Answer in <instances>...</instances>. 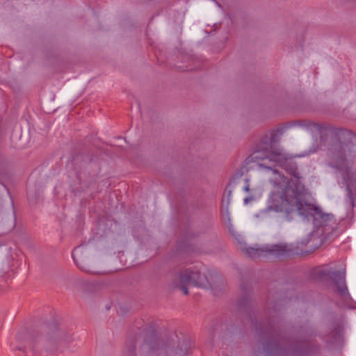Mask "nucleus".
I'll return each mask as SVG.
<instances>
[{
  "instance_id": "nucleus-1",
  "label": "nucleus",
  "mask_w": 356,
  "mask_h": 356,
  "mask_svg": "<svg viewBox=\"0 0 356 356\" xmlns=\"http://www.w3.org/2000/svg\"><path fill=\"white\" fill-rule=\"evenodd\" d=\"M265 163L259 164L260 170L266 168L274 182L273 188L267 200L266 209L261 212L265 214L271 211L280 213L286 221L300 217L303 220H312L315 230L311 234V238L319 240L320 245L329 239V234L334 230V218L330 213H324L314 202H309L303 192L299 179L296 174L289 181L287 177L271 165Z\"/></svg>"
},
{
  "instance_id": "nucleus-2",
  "label": "nucleus",
  "mask_w": 356,
  "mask_h": 356,
  "mask_svg": "<svg viewBox=\"0 0 356 356\" xmlns=\"http://www.w3.org/2000/svg\"><path fill=\"white\" fill-rule=\"evenodd\" d=\"M342 136L348 140V143L335 147L330 160V165L341 173L347 186L350 197L356 195V171L353 170L350 164L356 157V136L350 131H342Z\"/></svg>"
},
{
  "instance_id": "nucleus-3",
  "label": "nucleus",
  "mask_w": 356,
  "mask_h": 356,
  "mask_svg": "<svg viewBox=\"0 0 356 356\" xmlns=\"http://www.w3.org/2000/svg\"><path fill=\"white\" fill-rule=\"evenodd\" d=\"M240 249L251 258H267L269 259H282L296 254H302L293 244L266 245L264 246H247L240 243Z\"/></svg>"
},
{
  "instance_id": "nucleus-4",
  "label": "nucleus",
  "mask_w": 356,
  "mask_h": 356,
  "mask_svg": "<svg viewBox=\"0 0 356 356\" xmlns=\"http://www.w3.org/2000/svg\"><path fill=\"white\" fill-rule=\"evenodd\" d=\"M191 284L204 289L211 287L204 275H202L199 271L194 272L189 269L175 275L172 281V286L180 289L185 295L188 294L187 287Z\"/></svg>"
},
{
  "instance_id": "nucleus-5",
  "label": "nucleus",
  "mask_w": 356,
  "mask_h": 356,
  "mask_svg": "<svg viewBox=\"0 0 356 356\" xmlns=\"http://www.w3.org/2000/svg\"><path fill=\"white\" fill-rule=\"evenodd\" d=\"M265 157L259 156L258 152H254L252 154L253 159L268 160V162H273L277 165L285 168L286 164L289 162L286 156L282 152L280 148H277L275 145H270V149H265Z\"/></svg>"
},
{
  "instance_id": "nucleus-6",
  "label": "nucleus",
  "mask_w": 356,
  "mask_h": 356,
  "mask_svg": "<svg viewBox=\"0 0 356 356\" xmlns=\"http://www.w3.org/2000/svg\"><path fill=\"white\" fill-rule=\"evenodd\" d=\"M243 191L246 193H249L250 195L246 196L243 199V203L245 205L256 200L259 198L262 194V190L260 188H250L248 180H245V184L243 186Z\"/></svg>"
},
{
  "instance_id": "nucleus-7",
  "label": "nucleus",
  "mask_w": 356,
  "mask_h": 356,
  "mask_svg": "<svg viewBox=\"0 0 356 356\" xmlns=\"http://www.w3.org/2000/svg\"><path fill=\"white\" fill-rule=\"evenodd\" d=\"M84 250L85 247L83 245L76 247L72 252V258L76 265L80 269L86 272L93 273L92 270L86 268V266L83 264V253L84 252Z\"/></svg>"
},
{
  "instance_id": "nucleus-8",
  "label": "nucleus",
  "mask_w": 356,
  "mask_h": 356,
  "mask_svg": "<svg viewBox=\"0 0 356 356\" xmlns=\"http://www.w3.org/2000/svg\"><path fill=\"white\" fill-rule=\"evenodd\" d=\"M336 285L339 291L341 293L346 292L347 288L345 284V273H341L339 274L338 280H336Z\"/></svg>"
},
{
  "instance_id": "nucleus-9",
  "label": "nucleus",
  "mask_w": 356,
  "mask_h": 356,
  "mask_svg": "<svg viewBox=\"0 0 356 356\" xmlns=\"http://www.w3.org/2000/svg\"><path fill=\"white\" fill-rule=\"evenodd\" d=\"M230 196H231V191L229 192V194H228V196H227V204H229Z\"/></svg>"
},
{
  "instance_id": "nucleus-10",
  "label": "nucleus",
  "mask_w": 356,
  "mask_h": 356,
  "mask_svg": "<svg viewBox=\"0 0 356 356\" xmlns=\"http://www.w3.org/2000/svg\"><path fill=\"white\" fill-rule=\"evenodd\" d=\"M309 242V241L307 240V241H302V242H301V244H302V245H305V244L308 243Z\"/></svg>"
}]
</instances>
